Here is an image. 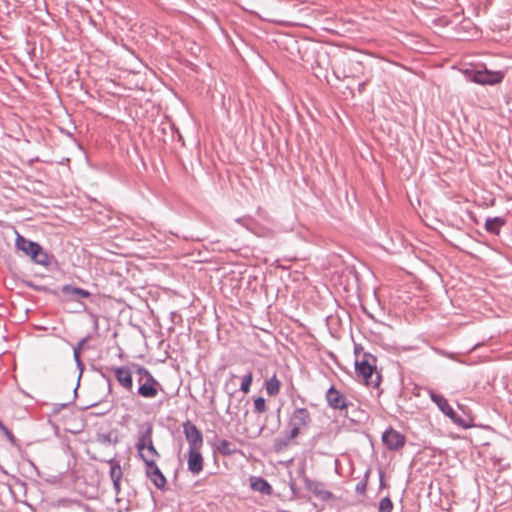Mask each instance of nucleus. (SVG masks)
Returning a JSON list of instances; mask_svg holds the SVG:
<instances>
[{"mask_svg": "<svg viewBox=\"0 0 512 512\" xmlns=\"http://www.w3.org/2000/svg\"><path fill=\"white\" fill-rule=\"evenodd\" d=\"M291 440L292 439H289V435L287 436V438L285 440L278 439V438L275 439L274 444H273L275 451L279 452V451L283 450L284 448H286Z\"/></svg>", "mask_w": 512, "mask_h": 512, "instance_id": "obj_24", "label": "nucleus"}, {"mask_svg": "<svg viewBox=\"0 0 512 512\" xmlns=\"http://www.w3.org/2000/svg\"><path fill=\"white\" fill-rule=\"evenodd\" d=\"M469 79L480 85H495L502 81L504 75L500 71H490L487 69H478L467 71Z\"/></svg>", "mask_w": 512, "mask_h": 512, "instance_id": "obj_5", "label": "nucleus"}, {"mask_svg": "<svg viewBox=\"0 0 512 512\" xmlns=\"http://www.w3.org/2000/svg\"><path fill=\"white\" fill-rule=\"evenodd\" d=\"M73 352H74L73 353L74 354V359H75L77 365L79 367H81L82 366V362H81V359H80V353H78L77 351H73Z\"/></svg>", "mask_w": 512, "mask_h": 512, "instance_id": "obj_28", "label": "nucleus"}, {"mask_svg": "<svg viewBox=\"0 0 512 512\" xmlns=\"http://www.w3.org/2000/svg\"><path fill=\"white\" fill-rule=\"evenodd\" d=\"M254 411L257 413H263L266 411V401L263 397H258L255 399Z\"/></svg>", "mask_w": 512, "mask_h": 512, "instance_id": "obj_23", "label": "nucleus"}, {"mask_svg": "<svg viewBox=\"0 0 512 512\" xmlns=\"http://www.w3.org/2000/svg\"><path fill=\"white\" fill-rule=\"evenodd\" d=\"M89 340V337H86V338H83L82 340H80L77 344L76 347H74V350L73 351H77L78 353H81V350L83 348V346L85 345V343Z\"/></svg>", "mask_w": 512, "mask_h": 512, "instance_id": "obj_27", "label": "nucleus"}, {"mask_svg": "<svg viewBox=\"0 0 512 512\" xmlns=\"http://www.w3.org/2000/svg\"><path fill=\"white\" fill-rule=\"evenodd\" d=\"M136 373L139 376L138 383H141L142 381L149 377H153L152 374L145 367L139 365H136Z\"/></svg>", "mask_w": 512, "mask_h": 512, "instance_id": "obj_21", "label": "nucleus"}, {"mask_svg": "<svg viewBox=\"0 0 512 512\" xmlns=\"http://www.w3.org/2000/svg\"><path fill=\"white\" fill-rule=\"evenodd\" d=\"M188 470L197 475L203 470V457L200 450L188 451Z\"/></svg>", "mask_w": 512, "mask_h": 512, "instance_id": "obj_12", "label": "nucleus"}, {"mask_svg": "<svg viewBox=\"0 0 512 512\" xmlns=\"http://www.w3.org/2000/svg\"><path fill=\"white\" fill-rule=\"evenodd\" d=\"M16 247L29 256L35 263L43 266H47L49 264L48 254L38 243L18 235L16 239Z\"/></svg>", "mask_w": 512, "mask_h": 512, "instance_id": "obj_3", "label": "nucleus"}, {"mask_svg": "<svg viewBox=\"0 0 512 512\" xmlns=\"http://www.w3.org/2000/svg\"><path fill=\"white\" fill-rule=\"evenodd\" d=\"M135 447L139 457L144 461L146 466H153L160 454L156 450L152 441V426H148L145 431L140 432Z\"/></svg>", "mask_w": 512, "mask_h": 512, "instance_id": "obj_1", "label": "nucleus"}, {"mask_svg": "<svg viewBox=\"0 0 512 512\" xmlns=\"http://www.w3.org/2000/svg\"><path fill=\"white\" fill-rule=\"evenodd\" d=\"M146 474L158 489L165 488L166 478L158 468L157 464H153V466H146Z\"/></svg>", "mask_w": 512, "mask_h": 512, "instance_id": "obj_13", "label": "nucleus"}, {"mask_svg": "<svg viewBox=\"0 0 512 512\" xmlns=\"http://www.w3.org/2000/svg\"><path fill=\"white\" fill-rule=\"evenodd\" d=\"M183 432L189 445V450H201L203 446V436L201 431L191 421L183 424Z\"/></svg>", "mask_w": 512, "mask_h": 512, "instance_id": "obj_7", "label": "nucleus"}, {"mask_svg": "<svg viewBox=\"0 0 512 512\" xmlns=\"http://www.w3.org/2000/svg\"><path fill=\"white\" fill-rule=\"evenodd\" d=\"M505 219L501 217L487 218L485 222V229L487 232L498 235L500 229L505 225Z\"/></svg>", "mask_w": 512, "mask_h": 512, "instance_id": "obj_16", "label": "nucleus"}, {"mask_svg": "<svg viewBox=\"0 0 512 512\" xmlns=\"http://www.w3.org/2000/svg\"><path fill=\"white\" fill-rule=\"evenodd\" d=\"M250 486L254 491H258L265 495H271L272 486L262 477L252 476L250 478Z\"/></svg>", "mask_w": 512, "mask_h": 512, "instance_id": "obj_15", "label": "nucleus"}, {"mask_svg": "<svg viewBox=\"0 0 512 512\" xmlns=\"http://www.w3.org/2000/svg\"><path fill=\"white\" fill-rule=\"evenodd\" d=\"M110 479L113 483V488L115 491V495L118 496L120 494V482L123 476V472L121 466L118 462L111 460L110 462Z\"/></svg>", "mask_w": 512, "mask_h": 512, "instance_id": "obj_14", "label": "nucleus"}, {"mask_svg": "<svg viewBox=\"0 0 512 512\" xmlns=\"http://www.w3.org/2000/svg\"><path fill=\"white\" fill-rule=\"evenodd\" d=\"M382 441L389 450L396 451L405 445L406 438L403 434L390 427L383 433Z\"/></svg>", "mask_w": 512, "mask_h": 512, "instance_id": "obj_8", "label": "nucleus"}, {"mask_svg": "<svg viewBox=\"0 0 512 512\" xmlns=\"http://www.w3.org/2000/svg\"><path fill=\"white\" fill-rule=\"evenodd\" d=\"M217 450L220 454L225 456H230L237 452L235 444L226 439H221L218 441Z\"/></svg>", "mask_w": 512, "mask_h": 512, "instance_id": "obj_17", "label": "nucleus"}, {"mask_svg": "<svg viewBox=\"0 0 512 512\" xmlns=\"http://www.w3.org/2000/svg\"><path fill=\"white\" fill-rule=\"evenodd\" d=\"M113 372L117 381L121 384L123 388L127 391H132L133 389V379L132 374L127 367H114Z\"/></svg>", "mask_w": 512, "mask_h": 512, "instance_id": "obj_11", "label": "nucleus"}, {"mask_svg": "<svg viewBox=\"0 0 512 512\" xmlns=\"http://www.w3.org/2000/svg\"><path fill=\"white\" fill-rule=\"evenodd\" d=\"M281 383L276 375L266 381L265 388L269 396H276L280 391Z\"/></svg>", "mask_w": 512, "mask_h": 512, "instance_id": "obj_18", "label": "nucleus"}, {"mask_svg": "<svg viewBox=\"0 0 512 512\" xmlns=\"http://www.w3.org/2000/svg\"><path fill=\"white\" fill-rule=\"evenodd\" d=\"M63 291L65 293H70V294H73L75 296H79V297H83V298H87L90 296V292L85 290V289H82V288H77V287H72L70 285H67L63 288Z\"/></svg>", "mask_w": 512, "mask_h": 512, "instance_id": "obj_20", "label": "nucleus"}, {"mask_svg": "<svg viewBox=\"0 0 512 512\" xmlns=\"http://www.w3.org/2000/svg\"><path fill=\"white\" fill-rule=\"evenodd\" d=\"M392 509H393V503L388 497H385L380 501L379 512H391Z\"/></svg>", "mask_w": 512, "mask_h": 512, "instance_id": "obj_22", "label": "nucleus"}, {"mask_svg": "<svg viewBox=\"0 0 512 512\" xmlns=\"http://www.w3.org/2000/svg\"><path fill=\"white\" fill-rule=\"evenodd\" d=\"M326 401L330 408L335 410H343L348 406L346 396L338 391L334 386H331L326 392Z\"/></svg>", "mask_w": 512, "mask_h": 512, "instance_id": "obj_9", "label": "nucleus"}, {"mask_svg": "<svg viewBox=\"0 0 512 512\" xmlns=\"http://www.w3.org/2000/svg\"><path fill=\"white\" fill-rule=\"evenodd\" d=\"M311 422L312 416L308 409H294L288 422V426L290 427L289 439H295L298 437L302 431H305L309 428Z\"/></svg>", "mask_w": 512, "mask_h": 512, "instance_id": "obj_4", "label": "nucleus"}, {"mask_svg": "<svg viewBox=\"0 0 512 512\" xmlns=\"http://www.w3.org/2000/svg\"><path fill=\"white\" fill-rule=\"evenodd\" d=\"M159 382L154 377H149L139 383L138 394L144 398H154L158 394Z\"/></svg>", "mask_w": 512, "mask_h": 512, "instance_id": "obj_10", "label": "nucleus"}, {"mask_svg": "<svg viewBox=\"0 0 512 512\" xmlns=\"http://www.w3.org/2000/svg\"><path fill=\"white\" fill-rule=\"evenodd\" d=\"M366 486H367V482L361 481L356 485L355 490L358 494H364V492L366 491Z\"/></svg>", "mask_w": 512, "mask_h": 512, "instance_id": "obj_26", "label": "nucleus"}, {"mask_svg": "<svg viewBox=\"0 0 512 512\" xmlns=\"http://www.w3.org/2000/svg\"><path fill=\"white\" fill-rule=\"evenodd\" d=\"M0 430L6 435L10 442L14 443L15 437L12 432L0 421Z\"/></svg>", "mask_w": 512, "mask_h": 512, "instance_id": "obj_25", "label": "nucleus"}, {"mask_svg": "<svg viewBox=\"0 0 512 512\" xmlns=\"http://www.w3.org/2000/svg\"><path fill=\"white\" fill-rule=\"evenodd\" d=\"M253 382V372L249 370L241 380L240 390L244 393H248L250 391L251 384Z\"/></svg>", "mask_w": 512, "mask_h": 512, "instance_id": "obj_19", "label": "nucleus"}, {"mask_svg": "<svg viewBox=\"0 0 512 512\" xmlns=\"http://www.w3.org/2000/svg\"><path fill=\"white\" fill-rule=\"evenodd\" d=\"M430 399L437 405L438 409L446 415L451 421L461 427L467 428L468 425L463 422L461 417L453 410V408L449 405L447 399L435 393L433 390L428 391Z\"/></svg>", "mask_w": 512, "mask_h": 512, "instance_id": "obj_6", "label": "nucleus"}, {"mask_svg": "<svg viewBox=\"0 0 512 512\" xmlns=\"http://www.w3.org/2000/svg\"><path fill=\"white\" fill-rule=\"evenodd\" d=\"M375 358L365 355L361 361H356L355 368L358 376H361L366 385L377 388L381 382V375L376 370Z\"/></svg>", "mask_w": 512, "mask_h": 512, "instance_id": "obj_2", "label": "nucleus"}]
</instances>
